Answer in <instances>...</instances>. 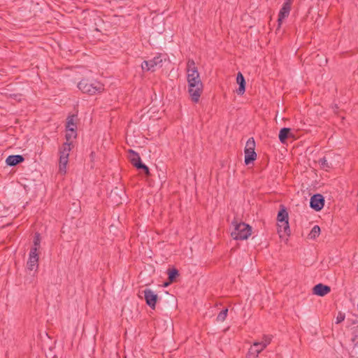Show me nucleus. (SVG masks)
Masks as SVG:
<instances>
[{
	"label": "nucleus",
	"instance_id": "18",
	"mask_svg": "<svg viewBox=\"0 0 358 358\" xmlns=\"http://www.w3.org/2000/svg\"><path fill=\"white\" fill-rule=\"evenodd\" d=\"M289 132H290L289 128L284 127L280 129V131L279 132L278 138L281 143L285 142V141L288 138Z\"/></svg>",
	"mask_w": 358,
	"mask_h": 358
},
{
	"label": "nucleus",
	"instance_id": "13",
	"mask_svg": "<svg viewBox=\"0 0 358 358\" xmlns=\"http://www.w3.org/2000/svg\"><path fill=\"white\" fill-rule=\"evenodd\" d=\"M262 345V344L260 342L254 343V344L249 349L248 357L256 358L258 355L264 349V348H261Z\"/></svg>",
	"mask_w": 358,
	"mask_h": 358
},
{
	"label": "nucleus",
	"instance_id": "23",
	"mask_svg": "<svg viewBox=\"0 0 358 358\" xmlns=\"http://www.w3.org/2000/svg\"><path fill=\"white\" fill-rule=\"evenodd\" d=\"M66 128L67 130H76V123L74 122L73 117H68Z\"/></svg>",
	"mask_w": 358,
	"mask_h": 358
},
{
	"label": "nucleus",
	"instance_id": "8",
	"mask_svg": "<svg viewBox=\"0 0 358 358\" xmlns=\"http://www.w3.org/2000/svg\"><path fill=\"white\" fill-rule=\"evenodd\" d=\"M129 157L131 164L138 169H143L146 174H149V169L141 162L139 155L131 150H129Z\"/></svg>",
	"mask_w": 358,
	"mask_h": 358
},
{
	"label": "nucleus",
	"instance_id": "5",
	"mask_svg": "<svg viewBox=\"0 0 358 358\" xmlns=\"http://www.w3.org/2000/svg\"><path fill=\"white\" fill-rule=\"evenodd\" d=\"M165 60L166 56L162 54H159L152 59L144 61L141 64V68L143 71H155L162 66L163 61Z\"/></svg>",
	"mask_w": 358,
	"mask_h": 358
},
{
	"label": "nucleus",
	"instance_id": "6",
	"mask_svg": "<svg viewBox=\"0 0 358 358\" xmlns=\"http://www.w3.org/2000/svg\"><path fill=\"white\" fill-rule=\"evenodd\" d=\"M255 142L253 138H249L245 147V164L246 165L253 162L257 159V154L255 151Z\"/></svg>",
	"mask_w": 358,
	"mask_h": 358
},
{
	"label": "nucleus",
	"instance_id": "7",
	"mask_svg": "<svg viewBox=\"0 0 358 358\" xmlns=\"http://www.w3.org/2000/svg\"><path fill=\"white\" fill-rule=\"evenodd\" d=\"M39 252L35 248H31L29 253V258L27 262V267L29 271H36L38 267Z\"/></svg>",
	"mask_w": 358,
	"mask_h": 358
},
{
	"label": "nucleus",
	"instance_id": "2",
	"mask_svg": "<svg viewBox=\"0 0 358 358\" xmlns=\"http://www.w3.org/2000/svg\"><path fill=\"white\" fill-rule=\"evenodd\" d=\"M234 229L231 233V237L235 240L243 241L250 236L252 233L251 227L244 222H238L237 220L232 222Z\"/></svg>",
	"mask_w": 358,
	"mask_h": 358
},
{
	"label": "nucleus",
	"instance_id": "3",
	"mask_svg": "<svg viewBox=\"0 0 358 358\" xmlns=\"http://www.w3.org/2000/svg\"><path fill=\"white\" fill-rule=\"evenodd\" d=\"M280 210L277 215L278 224V233L280 236H282V232L284 234L289 236L290 234V229L289 224V215L288 212L283 205H280Z\"/></svg>",
	"mask_w": 358,
	"mask_h": 358
},
{
	"label": "nucleus",
	"instance_id": "29",
	"mask_svg": "<svg viewBox=\"0 0 358 358\" xmlns=\"http://www.w3.org/2000/svg\"><path fill=\"white\" fill-rule=\"evenodd\" d=\"M280 25H281V24H280V23H278V24H277V28H276V29H277V30H278V29H280Z\"/></svg>",
	"mask_w": 358,
	"mask_h": 358
},
{
	"label": "nucleus",
	"instance_id": "22",
	"mask_svg": "<svg viewBox=\"0 0 358 358\" xmlns=\"http://www.w3.org/2000/svg\"><path fill=\"white\" fill-rule=\"evenodd\" d=\"M41 244V238L39 234H36L34 238V244L31 248H35L36 251L39 252Z\"/></svg>",
	"mask_w": 358,
	"mask_h": 358
},
{
	"label": "nucleus",
	"instance_id": "9",
	"mask_svg": "<svg viewBox=\"0 0 358 358\" xmlns=\"http://www.w3.org/2000/svg\"><path fill=\"white\" fill-rule=\"evenodd\" d=\"M324 206V198L320 194H316L311 196L310 201V206L316 211H319L323 208Z\"/></svg>",
	"mask_w": 358,
	"mask_h": 358
},
{
	"label": "nucleus",
	"instance_id": "16",
	"mask_svg": "<svg viewBox=\"0 0 358 358\" xmlns=\"http://www.w3.org/2000/svg\"><path fill=\"white\" fill-rule=\"evenodd\" d=\"M24 161V157L22 155H10L6 159V162L9 166H15Z\"/></svg>",
	"mask_w": 358,
	"mask_h": 358
},
{
	"label": "nucleus",
	"instance_id": "28",
	"mask_svg": "<svg viewBox=\"0 0 358 358\" xmlns=\"http://www.w3.org/2000/svg\"><path fill=\"white\" fill-rule=\"evenodd\" d=\"M117 192L115 191H112L110 193V196H113V195H116Z\"/></svg>",
	"mask_w": 358,
	"mask_h": 358
},
{
	"label": "nucleus",
	"instance_id": "14",
	"mask_svg": "<svg viewBox=\"0 0 358 358\" xmlns=\"http://www.w3.org/2000/svg\"><path fill=\"white\" fill-rule=\"evenodd\" d=\"M236 83L239 85L238 90H236L237 94L240 95L243 94L245 91V80L241 72L237 73Z\"/></svg>",
	"mask_w": 358,
	"mask_h": 358
},
{
	"label": "nucleus",
	"instance_id": "25",
	"mask_svg": "<svg viewBox=\"0 0 358 358\" xmlns=\"http://www.w3.org/2000/svg\"><path fill=\"white\" fill-rule=\"evenodd\" d=\"M227 313H228L227 308L222 310L217 316V318H216L217 321V322H224L227 316Z\"/></svg>",
	"mask_w": 358,
	"mask_h": 358
},
{
	"label": "nucleus",
	"instance_id": "4",
	"mask_svg": "<svg viewBox=\"0 0 358 358\" xmlns=\"http://www.w3.org/2000/svg\"><path fill=\"white\" fill-rule=\"evenodd\" d=\"M78 87L83 93L89 94L100 93L104 90V86L100 82L96 80L92 81L87 79L80 80L78 84Z\"/></svg>",
	"mask_w": 358,
	"mask_h": 358
},
{
	"label": "nucleus",
	"instance_id": "26",
	"mask_svg": "<svg viewBox=\"0 0 358 358\" xmlns=\"http://www.w3.org/2000/svg\"><path fill=\"white\" fill-rule=\"evenodd\" d=\"M271 338L270 336H264L263 341L260 342L262 344L261 348H266V346L271 343Z\"/></svg>",
	"mask_w": 358,
	"mask_h": 358
},
{
	"label": "nucleus",
	"instance_id": "19",
	"mask_svg": "<svg viewBox=\"0 0 358 358\" xmlns=\"http://www.w3.org/2000/svg\"><path fill=\"white\" fill-rule=\"evenodd\" d=\"M320 234V227L318 225H315L312 228L310 232L309 233L308 237L310 239H315V238L319 236Z\"/></svg>",
	"mask_w": 358,
	"mask_h": 358
},
{
	"label": "nucleus",
	"instance_id": "1",
	"mask_svg": "<svg viewBox=\"0 0 358 358\" xmlns=\"http://www.w3.org/2000/svg\"><path fill=\"white\" fill-rule=\"evenodd\" d=\"M188 93L191 100L197 103L203 92V83L200 78L198 69L193 59H189L186 66Z\"/></svg>",
	"mask_w": 358,
	"mask_h": 358
},
{
	"label": "nucleus",
	"instance_id": "30",
	"mask_svg": "<svg viewBox=\"0 0 358 358\" xmlns=\"http://www.w3.org/2000/svg\"><path fill=\"white\" fill-rule=\"evenodd\" d=\"M115 202H116L117 203H121V201H118V200L115 201Z\"/></svg>",
	"mask_w": 358,
	"mask_h": 358
},
{
	"label": "nucleus",
	"instance_id": "11",
	"mask_svg": "<svg viewBox=\"0 0 358 358\" xmlns=\"http://www.w3.org/2000/svg\"><path fill=\"white\" fill-rule=\"evenodd\" d=\"M144 298L145 299L146 303L151 308H155L157 295L151 289H146L143 291Z\"/></svg>",
	"mask_w": 358,
	"mask_h": 358
},
{
	"label": "nucleus",
	"instance_id": "21",
	"mask_svg": "<svg viewBox=\"0 0 358 358\" xmlns=\"http://www.w3.org/2000/svg\"><path fill=\"white\" fill-rule=\"evenodd\" d=\"M318 163L320 167L326 171L329 169L331 167V164L328 162L327 158L325 157L320 158L318 160Z\"/></svg>",
	"mask_w": 358,
	"mask_h": 358
},
{
	"label": "nucleus",
	"instance_id": "24",
	"mask_svg": "<svg viewBox=\"0 0 358 358\" xmlns=\"http://www.w3.org/2000/svg\"><path fill=\"white\" fill-rule=\"evenodd\" d=\"M76 137V130H67L66 133V143H69L72 139Z\"/></svg>",
	"mask_w": 358,
	"mask_h": 358
},
{
	"label": "nucleus",
	"instance_id": "27",
	"mask_svg": "<svg viewBox=\"0 0 358 358\" xmlns=\"http://www.w3.org/2000/svg\"><path fill=\"white\" fill-rule=\"evenodd\" d=\"M336 320H337L336 323H340L341 321H343L344 320V317L343 316L338 317Z\"/></svg>",
	"mask_w": 358,
	"mask_h": 358
},
{
	"label": "nucleus",
	"instance_id": "10",
	"mask_svg": "<svg viewBox=\"0 0 358 358\" xmlns=\"http://www.w3.org/2000/svg\"><path fill=\"white\" fill-rule=\"evenodd\" d=\"M291 6L292 0L285 1L278 14V22H282L289 16L291 10Z\"/></svg>",
	"mask_w": 358,
	"mask_h": 358
},
{
	"label": "nucleus",
	"instance_id": "12",
	"mask_svg": "<svg viewBox=\"0 0 358 358\" xmlns=\"http://www.w3.org/2000/svg\"><path fill=\"white\" fill-rule=\"evenodd\" d=\"M331 292L329 286L319 283L313 288V293L320 296H324Z\"/></svg>",
	"mask_w": 358,
	"mask_h": 358
},
{
	"label": "nucleus",
	"instance_id": "17",
	"mask_svg": "<svg viewBox=\"0 0 358 358\" xmlns=\"http://www.w3.org/2000/svg\"><path fill=\"white\" fill-rule=\"evenodd\" d=\"M167 274L169 276V282H166L164 284V287H167L171 282H172L178 275V271L176 268H169L167 271Z\"/></svg>",
	"mask_w": 358,
	"mask_h": 358
},
{
	"label": "nucleus",
	"instance_id": "15",
	"mask_svg": "<svg viewBox=\"0 0 358 358\" xmlns=\"http://www.w3.org/2000/svg\"><path fill=\"white\" fill-rule=\"evenodd\" d=\"M71 150V143H64L59 150V158L69 160V156Z\"/></svg>",
	"mask_w": 358,
	"mask_h": 358
},
{
	"label": "nucleus",
	"instance_id": "20",
	"mask_svg": "<svg viewBox=\"0 0 358 358\" xmlns=\"http://www.w3.org/2000/svg\"><path fill=\"white\" fill-rule=\"evenodd\" d=\"M68 159H64L59 158V171L62 174H65L66 172V165L68 164Z\"/></svg>",
	"mask_w": 358,
	"mask_h": 358
}]
</instances>
